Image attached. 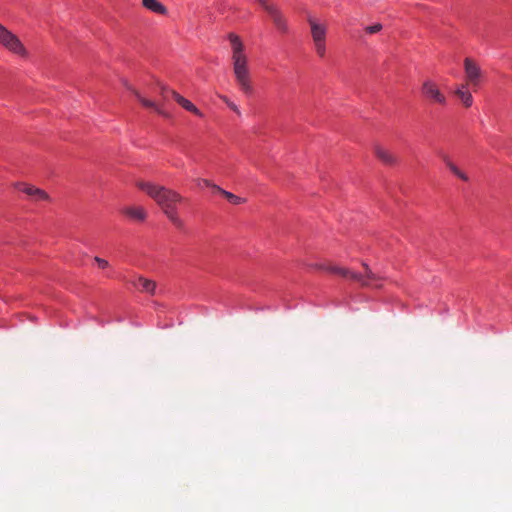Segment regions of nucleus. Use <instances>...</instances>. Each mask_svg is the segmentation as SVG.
Instances as JSON below:
<instances>
[{
	"mask_svg": "<svg viewBox=\"0 0 512 512\" xmlns=\"http://www.w3.org/2000/svg\"><path fill=\"white\" fill-rule=\"evenodd\" d=\"M454 94L466 108H469L472 106L473 97H472V94L467 90V84H461L455 90Z\"/></svg>",
	"mask_w": 512,
	"mask_h": 512,
	"instance_id": "nucleus-13",
	"label": "nucleus"
},
{
	"mask_svg": "<svg viewBox=\"0 0 512 512\" xmlns=\"http://www.w3.org/2000/svg\"><path fill=\"white\" fill-rule=\"evenodd\" d=\"M210 188L213 190V192H215V193H219V194H221V195H223V192H225V190H224V189H222L221 187H219L218 185H216V184H214V183H212V185H211V187H210Z\"/></svg>",
	"mask_w": 512,
	"mask_h": 512,
	"instance_id": "nucleus-23",
	"label": "nucleus"
},
{
	"mask_svg": "<svg viewBox=\"0 0 512 512\" xmlns=\"http://www.w3.org/2000/svg\"><path fill=\"white\" fill-rule=\"evenodd\" d=\"M376 157L386 165H395L397 158L387 149L376 146L374 149Z\"/></svg>",
	"mask_w": 512,
	"mask_h": 512,
	"instance_id": "nucleus-14",
	"label": "nucleus"
},
{
	"mask_svg": "<svg viewBox=\"0 0 512 512\" xmlns=\"http://www.w3.org/2000/svg\"><path fill=\"white\" fill-rule=\"evenodd\" d=\"M307 22L310 26V33L316 54L323 58L326 55L327 25L309 16Z\"/></svg>",
	"mask_w": 512,
	"mask_h": 512,
	"instance_id": "nucleus-4",
	"label": "nucleus"
},
{
	"mask_svg": "<svg viewBox=\"0 0 512 512\" xmlns=\"http://www.w3.org/2000/svg\"><path fill=\"white\" fill-rule=\"evenodd\" d=\"M0 45L11 53L21 57H27L28 51L17 35L8 30L0 23Z\"/></svg>",
	"mask_w": 512,
	"mask_h": 512,
	"instance_id": "nucleus-6",
	"label": "nucleus"
},
{
	"mask_svg": "<svg viewBox=\"0 0 512 512\" xmlns=\"http://www.w3.org/2000/svg\"><path fill=\"white\" fill-rule=\"evenodd\" d=\"M263 9L269 14L276 29L283 34L288 33L289 26L286 17L282 11L273 4L266 2L262 5Z\"/></svg>",
	"mask_w": 512,
	"mask_h": 512,
	"instance_id": "nucleus-8",
	"label": "nucleus"
},
{
	"mask_svg": "<svg viewBox=\"0 0 512 512\" xmlns=\"http://www.w3.org/2000/svg\"><path fill=\"white\" fill-rule=\"evenodd\" d=\"M223 99H224V101L226 102V104L228 105V107H229L231 110H233V111H234V112H236L238 115H240V110H239L238 106H237L235 103L231 102V101H230V100H228L226 97H225V98H223Z\"/></svg>",
	"mask_w": 512,
	"mask_h": 512,
	"instance_id": "nucleus-21",
	"label": "nucleus"
},
{
	"mask_svg": "<svg viewBox=\"0 0 512 512\" xmlns=\"http://www.w3.org/2000/svg\"><path fill=\"white\" fill-rule=\"evenodd\" d=\"M128 90H131V87H128ZM132 92L144 107L153 109L156 113L165 118H170V114L165 109H163L162 104L142 96L137 90L132 89Z\"/></svg>",
	"mask_w": 512,
	"mask_h": 512,
	"instance_id": "nucleus-10",
	"label": "nucleus"
},
{
	"mask_svg": "<svg viewBox=\"0 0 512 512\" xmlns=\"http://www.w3.org/2000/svg\"><path fill=\"white\" fill-rule=\"evenodd\" d=\"M136 186L146 192L161 208L168 220L178 229L184 228V221L178 213L177 205L184 198L176 191L151 182L138 181Z\"/></svg>",
	"mask_w": 512,
	"mask_h": 512,
	"instance_id": "nucleus-1",
	"label": "nucleus"
},
{
	"mask_svg": "<svg viewBox=\"0 0 512 512\" xmlns=\"http://www.w3.org/2000/svg\"><path fill=\"white\" fill-rule=\"evenodd\" d=\"M159 94L161 96V101L158 102L159 104H162L164 106V103L166 102L168 95L170 94L175 99V101L179 105H181L185 110L199 117H202V113L200 112V110L192 102L178 94L176 91L170 90L166 86H160Z\"/></svg>",
	"mask_w": 512,
	"mask_h": 512,
	"instance_id": "nucleus-7",
	"label": "nucleus"
},
{
	"mask_svg": "<svg viewBox=\"0 0 512 512\" xmlns=\"http://www.w3.org/2000/svg\"><path fill=\"white\" fill-rule=\"evenodd\" d=\"M196 184L199 186V187H202V186H205V187H211L212 185V182L210 180H207V179H197L196 180Z\"/></svg>",
	"mask_w": 512,
	"mask_h": 512,
	"instance_id": "nucleus-22",
	"label": "nucleus"
},
{
	"mask_svg": "<svg viewBox=\"0 0 512 512\" xmlns=\"http://www.w3.org/2000/svg\"><path fill=\"white\" fill-rule=\"evenodd\" d=\"M448 169L458 178H460L463 181H468L469 177L466 173L461 171L454 163H448Z\"/></svg>",
	"mask_w": 512,
	"mask_h": 512,
	"instance_id": "nucleus-18",
	"label": "nucleus"
},
{
	"mask_svg": "<svg viewBox=\"0 0 512 512\" xmlns=\"http://www.w3.org/2000/svg\"><path fill=\"white\" fill-rule=\"evenodd\" d=\"M383 26L380 23H375L373 25H369L365 27V31L368 34H375L382 30Z\"/></svg>",
	"mask_w": 512,
	"mask_h": 512,
	"instance_id": "nucleus-19",
	"label": "nucleus"
},
{
	"mask_svg": "<svg viewBox=\"0 0 512 512\" xmlns=\"http://www.w3.org/2000/svg\"><path fill=\"white\" fill-rule=\"evenodd\" d=\"M464 69L467 79L466 84H471L474 87L478 86L482 76L480 67L472 59L466 58L464 60Z\"/></svg>",
	"mask_w": 512,
	"mask_h": 512,
	"instance_id": "nucleus-9",
	"label": "nucleus"
},
{
	"mask_svg": "<svg viewBox=\"0 0 512 512\" xmlns=\"http://www.w3.org/2000/svg\"><path fill=\"white\" fill-rule=\"evenodd\" d=\"M122 213L132 220L143 222L147 218V212L142 206H128L122 209Z\"/></svg>",
	"mask_w": 512,
	"mask_h": 512,
	"instance_id": "nucleus-11",
	"label": "nucleus"
},
{
	"mask_svg": "<svg viewBox=\"0 0 512 512\" xmlns=\"http://www.w3.org/2000/svg\"><path fill=\"white\" fill-rule=\"evenodd\" d=\"M21 186H22V191L24 193H26L27 195H29L30 197H32L33 199H35L37 201L49 199L48 194L44 190H41V189L33 187V186H28V185H21Z\"/></svg>",
	"mask_w": 512,
	"mask_h": 512,
	"instance_id": "nucleus-15",
	"label": "nucleus"
},
{
	"mask_svg": "<svg viewBox=\"0 0 512 512\" xmlns=\"http://www.w3.org/2000/svg\"><path fill=\"white\" fill-rule=\"evenodd\" d=\"M228 39L232 48L231 59L236 82L244 94L251 95L253 93V85L248 66V57L244 51V45L239 36L234 33H230L228 35Z\"/></svg>",
	"mask_w": 512,
	"mask_h": 512,
	"instance_id": "nucleus-2",
	"label": "nucleus"
},
{
	"mask_svg": "<svg viewBox=\"0 0 512 512\" xmlns=\"http://www.w3.org/2000/svg\"><path fill=\"white\" fill-rule=\"evenodd\" d=\"M316 268L327 270L331 273H335L340 275L345 279H350L355 282H358L363 287H375L379 288L380 284L378 283L382 278L374 273L366 263H363L364 273H357L350 269L339 267V266H323V265H315Z\"/></svg>",
	"mask_w": 512,
	"mask_h": 512,
	"instance_id": "nucleus-3",
	"label": "nucleus"
},
{
	"mask_svg": "<svg viewBox=\"0 0 512 512\" xmlns=\"http://www.w3.org/2000/svg\"><path fill=\"white\" fill-rule=\"evenodd\" d=\"M257 2L262 6L268 1L267 0H257Z\"/></svg>",
	"mask_w": 512,
	"mask_h": 512,
	"instance_id": "nucleus-25",
	"label": "nucleus"
},
{
	"mask_svg": "<svg viewBox=\"0 0 512 512\" xmlns=\"http://www.w3.org/2000/svg\"><path fill=\"white\" fill-rule=\"evenodd\" d=\"M131 283L139 291L146 292L151 295H153L155 293L156 287H157L155 281H153L151 279L144 278L142 276H139L136 281H131Z\"/></svg>",
	"mask_w": 512,
	"mask_h": 512,
	"instance_id": "nucleus-12",
	"label": "nucleus"
},
{
	"mask_svg": "<svg viewBox=\"0 0 512 512\" xmlns=\"http://www.w3.org/2000/svg\"><path fill=\"white\" fill-rule=\"evenodd\" d=\"M422 98L431 105L445 107L448 99L445 93L440 89L439 85L432 79H425L420 87Z\"/></svg>",
	"mask_w": 512,
	"mask_h": 512,
	"instance_id": "nucleus-5",
	"label": "nucleus"
},
{
	"mask_svg": "<svg viewBox=\"0 0 512 512\" xmlns=\"http://www.w3.org/2000/svg\"><path fill=\"white\" fill-rule=\"evenodd\" d=\"M222 196H224L230 203H232L234 205H240V204L245 203V201H246L244 198L234 195L233 193L228 192L226 190H225V192H223Z\"/></svg>",
	"mask_w": 512,
	"mask_h": 512,
	"instance_id": "nucleus-17",
	"label": "nucleus"
},
{
	"mask_svg": "<svg viewBox=\"0 0 512 512\" xmlns=\"http://www.w3.org/2000/svg\"><path fill=\"white\" fill-rule=\"evenodd\" d=\"M442 159H443V161H444V163H445V165H446L447 167H448V163H453V162L450 160V158H449L448 156H446V155H443V156H442Z\"/></svg>",
	"mask_w": 512,
	"mask_h": 512,
	"instance_id": "nucleus-24",
	"label": "nucleus"
},
{
	"mask_svg": "<svg viewBox=\"0 0 512 512\" xmlns=\"http://www.w3.org/2000/svg\"><path fill=\"white\" fill-rule=\"evenodd\" d=\"M143 6L147 8L148 10L160 14L165 15L167 13V9L164 5H162L157 0H143Z\"/></svg>",
	"mask_w": 512,
	"mask_h": 512,
	"instance_id": "nucleus-16",
	"label": "nucleus"
},
{
	"mask_svg": "<svg viewBox=\"0 0 512 512\" xmlns=\"http://www.w3.org/2000/svg\"><path fill=\"white\" fill-rule=\"evenodd\" d=\"M94 261L98 264V266L102 269H105L107 267H109V262L103 258H100V257H95L94 258Z\"/></svg>",
	"mask_w": 512,
	"mask_h": 512,
	"instance_id": "nucleus-20",
	"label": "nucleus"
}]
</instances>
